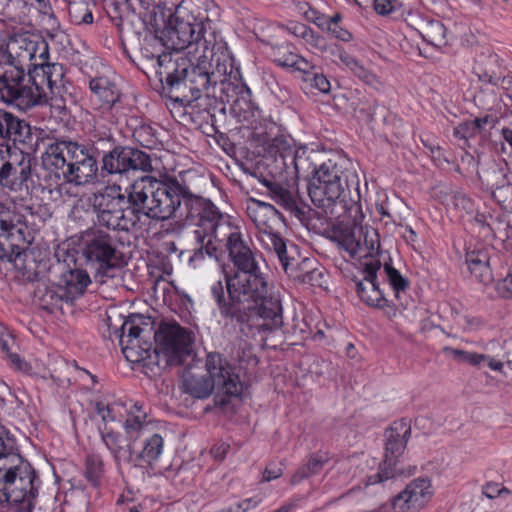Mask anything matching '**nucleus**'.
Returning a JSON list of instances; mask_svg holds the SVG:
<instances>
[{"label":"nucleus","instance_id":"nucleus-1","mask_svg":"<svg viewBox=\"0 0 512 512\" xmlns=\"http://www.w3.org/2000/svg\"><path fill=\"white\" fill-rule=\"evenodd\" d=\"M169 40L176 50L192 48L196 46L195 52L199 55L197 63L191 66L189 81L192 96L183 95L179 97L183 102H189L200 95V90L209 86L215 71L220 74L227 73L226 63L230 60L227 44L217 32L215 23L207 16H199L194 22L177 21L174 27L168 32Z\"/></svg>","mask_w":512,"mask_h":512},{"label":"nucleus","instance_id":"nucleus-2","mask_svg":"<svg viewBox=\"0 0 512 512\" xmlns=\"http://www.w3.org/2000/svg\"><path fill=\"white\" fill-rule=\"evenodd\" d=\"M227 249L236 270L219 271V277L210 285L215 303H221L224 311L245 305L253 292L261 293L265 288V275L260 271L255 252L243 240L240 233H231Z\"/></svg>","mask_w":512,"mask_h":512},{"label":"nucleus","instance_id":"nucleus-3","mask_svg":"<svg viewBox=\"0 0 512 512\" xmlns=\"http://www.w3.org/2000/svg\"><path fill=\"white\" fill-rule=\"evenodd\" d=\"M63 77L60 65L27 71L0 69V101L26 111L48 104L59 93Z\"/></svg>","mask_w":512,"mask_h":512},{"label":"nucleus","instance_id":"nucleus-4","mask_svg":"<svg viewBox=\"0 0 512 512\" xmlns=\"http://www.w3.org/2000/svg\"><path fill=\"white\" fill-rule=\"evenodd\" d=\"M269 157L273 158L271 174L273 179L263 178L261 183L266 187L267 194L287 212L294 215L299 221H304L303 211L296 205L293 193L300 166L306 161L305 149L298 147L289 136L280 135L271 140L267 150Z\"/></svg>","mask_w":512,"mask_h":512},{"label":"nucleus","instance_id":"nucleus-5","mask_svg":"<svg viewBox=\"0 0 512 512\" xmlns=\"http://www.w3.org/2000/svg\"><path fill=\"white\" fill-rule=\"evenodd\" d=\"M43 166L66 183L86 185L97 178L98 164L92 149L72 140L50 143L42 156Z\"/></svg>","mask_w":512,"mask_h":512},{"label":"nucleus","instance_id":"nucleus-6","mask_svg":"<svg viewBox=\"0 0 512 512\" xmlns=\"http://www.w3.org/2000/svg\"><path fill=\"white\" fill-rule=\"evenodd\" d=\"M129 199L140 209V219L144 216L166 221L180 206V186L172 180L164 182L150 176L141 177L130 186Z\"/></svg>","mask_w":512,"mask_h":512},{"label":"nucleus","instance_id":"nucleus-7","mask_svg":"<svg viewBox=\"0 0 512 512\" xmlns=\"http://www.w3.org/2000/svg\"><path fill=\"white\" fill-rule=\"evenodd\" d=\"M350 186L356 189L359 186L353 165L348 160H329L315 171L308 185V194L315 206L327 212Z\"/></svg>","mask_w":512,"mask_h":512},{"label":"nucleus","instance_id":"nucleus-8","mask_svg":"<svg viewBox=\"0 0 512 512\" xmlns=\"http://www.w3.org/2000/svg\"><path fill=\"white\" fill-rule=\"evenodd\" d=\"M148 425L147 413L143 410V406L136 402L129 409L127 418L123 423L125 435L106 426L99 428L101 440L118 468L122 464L136 467L134 444L145 435Z\"/></svg>","mask_w":512,"mask_h":512},{"label":"nucleus","instance_id":"nucleus-9","mask_svg":"<svg viewBox=\"0 0 512 512\" xmlns=\"http://www.w3.org/2000/svg\"><path fill=\"white\" fill-rule=\"evenodd\" d=\"M221 317L233 325H238L241 331L251 326V322L259 317L264 320L268 330H276L283 325L282 304L279 297L269 293V286L265 278L264 290L251 297H247L245 305L224 311L221 303H216Z\"/></svg>","mask_w":512,"mask_h":512},{"label":"nucleus","instance_id":"nucleus-10","mask_svg":"<svg viewBox=\"0 0 512 512\" xmlns=\"http://www.w3.org/2000/svg\"><path fill=\"white\" fill-rule=\"evenodd\" d=\"M49 48L39 35L24 31L11 35L0 47V69L29 71L47 63Z\"/></svg>","mask_w":512,"mask_h":512},{"label":"nucleus","instance_id":"nucleus-11","mask_svg":"<svg viewBox=\"0 0 512 512\" xmlns=\"http://www.w3.org/2000/svg\"><path fill=\"white\" fill-rule=\"evenodd\" d=\"M384 437V459L379 466V471L368 476V485L384 483L400 476H409L414 474L416 470L415 466L405 467L400 461V457L411 437L410 422L407 419L395 421L385 430Z\"/></svg>","mask_w":512,"mask_h":512},{"label":"nucleus","instance_id":"nucleus-12","mask_svg":"<svg viewBox=\"0 0 512 512\" xmlns=\"http://www.w3.org/2000/svg\"><path fill=\"white\" fill-rule=\"evenodd\" d=\"M121 325L109 323V329L113 330L119 338V344L127 361L140 363L151 359L152 343L149 341L153 326L150 317L141 314H130L127 318L119 316Z\"/></svg>","mask_w":512,"mask_h":512},{"label":"nucleus","instance_id":"nucleus-13","mask_svg":"<svg viewBox=\"0 0 512 512\" xmlns=\"http://www.w3.org/2000/svg\"><path fill=\"white\" fill-rule=\"evenodd\" d=\"M315 233L337 243L351 257L379 254V233L373 226H313Z\"/></svg>","mask_w":512,"mask_h":512},{"label":"nucleus","instance_id":"nucleus-14","mask_svg":"<svg viewBox=\"0 0 512 512\" xmlns=\"http://www.w3.org/2000/svg\"><path fill=\"white\" fill-rule=\"evenodd\" d=\"M13 459L18 462L19 470L15 471L13 480L8 484L0 506L9 507L15 512H33L41 481L35 469L21 456H14Z\"/></svg>","mask_w":512,"mask_h":512},{"label":"nucleus","instance_id":"nucleus-15","mask_svg":"<svg viewBox=\"0 0 512 512\" xmlns=\"http://www.w3.org/2000/svg\"><path fill=\"white\" fill-rule=\"evenodd\" d=\"M119 187H110L105 193L95 196L93 206L85 211L87 218L98 224H119L120 221L137 224L140 222V209L119 193Z\"/></svg>","mask_w":512,"mask_h":512},{"label":"nucleus","instance_id":"nucleus-16","mask_svg":"<svg viewBox=\"0 0 512 512\" xmlns=\"http://www.w3.org/2000/svg\"><path fill=\"white\" fill-rule=\"evenodd\" d=\"M155 347L153 353L160 365L163 359L165 366L182 365L191 353L192 338L190 333L178 323H162L153 333Z\"/></svg>","mask_w":512,"mask_h":512},{"label":"nucleus","instance_id":"nucleus-17","mask_svg":"<svg viewBox=\"0 0 512 512\" xmlns=\"http://www.w3.org/2000/svg\"><path fill=\"white\" fill-rule=\"evenodd\" d=\"M82 256L85 266L95 275H107L119 264V251L112 237L100 230L90 227L82 236Z\"/></svg>","mask_w":512,"mask_h":512},{"label":"nucleus","instance_id":"nucleus-18","mask_svg":"<svg viewBox=\"0 0 512 512\" xmlns=\"http://www.w3.org/2000/svg\"><path fill=\"white\" fill-rule=\"evenodd\" d=\"M305 42L307 45L317 51H330L331 55L333 56V61L336 64H342L347 70H349L353 75H355L365 84L371 86L374 89H380L382 87L380 79L372 71L366 68L358 59L350 55L341 47L329 46L326 39L321 35L316 34L313 30H311Z\"/></svg>","mask_w":512,"mask_h":512},{"label":"nucleus","instance_id":"nucleus-19","mask_svg":"<svg viewBox=\"0 0 512 512\" xmlns=\"http://www.w3.org/2000/svg\"><path fill=\"white\" fill-rule=\"evenodd\" d=\"M205 367L207 376L218 390L227 396L238 397L242 394L243 383L227 358L218 352H210L206 356Z\"/></svg>","mask_w":512,"mask_h":512},{"label":"nucleus","instance_id":"nucleus-20","mask_svg":"<svg viewBox=\"0 0 512 512\" xmlns=\"http://www.w3.org/2000/svg\"><path fill=\"white\" fill-rule=\"evenodd\" d=\"M103 169L109 174H126L129 171L143 172L152 169L149 156L138 149L123 147L115 148L103 157Z\"/></svg>","mask_w":512,"mask_h":512},{"label":"nucleus","instance_id":"nucleus-21","mask_svg":"<svg viewBox=\"0 0 512 512\" xmlns=\"http://www.w3.org/2000/svg\"><path fill=\"white\" fill-rule=\"evenodd\" d=\"M31 173L29 161L18 160L9 149L0 146V187L12 192L22 191Z\"/></svg>","mask_w":512,"mask_h":512},{"label":"nucleus","instance_id":"nucleus-22","mask_svg":"<svg viewBox=\"0 0 512 512\" xmlns=\"http://www.w3.org/2000/svg\"><path fill=\"white\" fill-rule=\"evenodd\" d=\"M380 268V260L372 259L363 264V280L357 278L353 279L356 292L360 299L368 306L376 308L388 306V301L377 280V272Z\"/></svg>","mask_w":512,"mask_h":512},{"label":"nucleus","instance_id":"nucleus-23","mask_svg":"<svg viewBox=\"0 0 512 512\" xmlns=\"http://www.w3.org/2000/svg\"><path fill=\"white\" fill-rule=\"evenodd\" d=\"M432 496L431 483L427 478H417L406 485L405 489L392 500L395 512H417L423 508Z\"/></svg>","mask_w":512,"mask_h":512},{"label":"nucleus","instance_id":"nucleus-24","mask_svg":"<svg viewBox=\"0 0 512 512\" xmlns=\"http://www.w3.org/2000/svg\"><path fill=\"white\" fill-rule=\"evenodd\" d=\"M18 226H0V260H6L13 264L14 268L22 271L26 269L25 248L20 247L17 241L23 237V230Z\"/></svg>","mask_w":512,"mask_h":512},{"label":"nucleus","instance_id":"nucleus-25","mask_svg":"<svg viewBox=\"0 0 512 512\" xmlns=\"http://www.w3.org/2000/svg\"><path fill=\"white\" fill-rule=\"evenodd\" d=\"M344 215L338 224H369L370 222H383V224L397 223L398 219L391 215L383 205H376L374 209L363 210L360 202L342 205Z\"/></svg>","mask_w":512,"mask_h":512},{"label":"nucleus","instance_id":"nucleus-26","mask_svg":"<svg viewBox=\"0 0 512 512\" xmlns=\"http://www.w3.org/2000/svg\"><path fill=\"white\" fill-rule=\"evenodd\" d=\"M407 24L417 31L424 41L435 47H441L447 43L446 28L439 20L412 13L408 16Z\"/></svg>","mask_w":512,"mask_h":512},{"label":"nucleus","instance_id":"nucleus-27","mask_svg":"<svg viewBox=\"0 0 512 512\" xmlns=\"http://www.w3.org/2000/svg\"><path fill=\"white\" fill-rule=\"evenodd\" d=\"M6 214L15 218L14 224H38L50 220L52 214L46 205H29L23 200L6 204Z\"/></svg>","mask_w":512,"mask_h":512},{"label":"nucleus","instance_id":"nucleus-28","mask_svg":"<svg viewBox=\"0 0 512 512\" xmlns=\"http://www.w3.org/2000/svg\"><path fill=\"white\" fill-rule=\"evenodd\" d=\"M259 234L260 241L264 246L276 254L286 275L289 271L288 268L297 267V262H300V260L289 253L286 242L279 233L272 231L270 226H264V228L259 229Z\"/></svg>","mask_w":512,"mask_h":512},{"label":"nucleus","instance_id":"nucleus-29","mask_svg":"<svg viewBox=\"0 0 512 512\" xmlns=\"http://www.w3.org/2000/svg\"><path fill=\"white\" fill-rule=\"evenodd\" d=\"M186 221L191 224H203L205 222L229 224L230 217L221 213L211 201L197 199L189 204Z\"/></svg>","mask_w":512,"mask_h":512},{"label":"nucleus","instance_id":"nucleus-30","mask_svg":"<svg viewBox=\"0 0 512 512\" xmlns=\"http://www.w3.org/2000/svg\"><path fill=\"white\" fill-rule=\"evenodd\" d=\"M90 282L91 280L87 270L69 269L61 275L59 297L72 302L85 292Z\"/></svg>","mask_w":512,"mask_h":512},{"label":"nucleus","instance_id":"nucleus-31","mask_svg":"<svg viewBox=\"0 0 512 512\" xmlns=\"http://www.w3.org/2000/svg\"><path fill=\"white\" fill-rule=\"evenodd\" d=\"M465 265L469 273L480 283L488 285L493 281L490 268V257L484 249H473L466 252Z\"/></svg>","mask_w":512,"mask_h":512},{"label":"nucleus","instance_id":"nucleus-32","mask_svg":"<svg viewBox=\"0 0 512 512\" xmlns=\"http://www.w3.org/2000/svg\"><path fill=\"white\" fill-rule=\"evenodd\" d=\"M90 89L103 111L110 110L120 98V91L115 82L106 76H98L90 80Z\"/></svg>","mask_w":512,"mask_h":512},{"label":"nucleus","instance_id":"nucleus-33","mask_svg":"<svg viewBox=\"0 0 512 512\" xmlns=\"http://www.w3.org/2000/svg\"><path fill=\"white\" fill-rule=\"evenodd\" d=\"M191 74V68L188 70L186 68L182 69L180 73H167L166 77V83L171 87V92L173 93L172 98L174 101L181 103L184 106H191L196 100H198L201 97V94L196 99H193L189 102H183L180 100L179 97H182L183 95H187V97L192 96L191 86H195V84H192L190 79ZM207 87H205L206 89ZM204 90L202 88L200 90V93Z\"/></svg>","mask_w":512,"mask_h":512},{"label":"nucleus","instance_id":"nucleus-34","mask_svg":"<svg viewBox=\"0 0 512 512\" xmlns=\"http://www.w3.org/2000/svg\"><path fill=\"white\" fill-rule=\"evenodd\" d=\"M29 134V125L10 112L0 109V136L4 139L24 141Z\"/></svg>","mask_w":512,"mask_h":512},{"label":"nucleus","instance_id":"nucleus-35","mask_svg":"<svg viewBox=\"0 0 512 512\" xmlns=\"http://www.w3.org/2000/svg\"><path fill=\"white\" fill-rule=\"evenodd\" d=\"M216 389L207 375L186 372L183 376V391L194 398L205 399Z\"/></svg>","mask_w":512,"mask_h":512},{"label":"nucleus","instance_id":"nucleus-36","mask_svg":"<svg viewBox=\"0 0 512 512\" xmlns=\"http://www.w3.org/2000/svg\"><path fill=\"white\" fill-rule=\"evenodd\" d=\"M164 440L158 433L147 436L143 441V448L136 453V467H141L144 463L152 465L157 461L163 452Z\"/></svg>","mask_w":512,"mask_h":512},{"label":"nucleus","instance_id":"nucleus-37","mask_svg":"<svg viewBox=\"0 0 512 512\" xmlns=\"http://www.w3.org/2000/svg\"><path fill=\"white\" fill-rule=\"evenodd\" d=\"M329 456L326 452L312 453L306 464L300 466L291 477V484L295 485L304 479L318 474L323 467L329 462Z\"/></svg>","mask_w":512,"mask_h":512},{"label":"nucleus","instance_id":"nucleus-38","mask_svg":"<svg viewBox=\"0 0 512 512\" xmlns=\"http://www.w3.org/2000/svg\"><path fill=\"white\" fill-rule=\"evenodd\" d=\"M105 473L104 461L98 454H89L85 460L84 476L95 488L101 486Z\"/></svg>","mask_w":512,"mask_h":512},{"label":"nucleus","instance_id":"nucleus-39","mask_svg":"<svg viewBox=\"0 0 512 512\" xmlns=\"http://www.w3.org/2000/svg\"><path fill=\"white\" fill-rule=\"evenodd\" d=\"M274 61L281 67L292 68L302 73L307 72L309 69L313 68L312 63H310L302 56L292 52L284 53L283 55L276 53L274 55Z\"/></svg>","mask_w":512,"mask_h":512},{"label":"nucleus","instance_id":"nucleus-40","mask_svg":"<svg viewBox=\"0 0 512 512\" xmlns=\"http://www.w3.org/2000/svg\"><path fill=\"white\" fill-rule=\"evenodd\" d=\"M383 269L386 274V278L389 285L394 291L395 297L400 299L401 293L405 292L409 287V281L401 275V273L395 269L391 262L385 261Z\"/></svg>","mask_w":512,"mask_h":512},{"label":"nucleus","instance_id":"nucleus-41","mask_svg":"<svg viewBox=\"0 0 512 512\" xmlns=\"http://www.w3.org/2000/svg\"><path fill=\"white\" fill-rule=\"evenodd\" d=\"M303 80L311 87L319 90L322 93H328L331 85L327 77L319 71V68L313 64V68L307 72H303Z\"/></svg>","mask_w":512,"mask_h":512},{"label":"nucleus","instance_id":"nucleus-42","mask_svg":"<svg viewBox=\"0 0 512 512\" xmlns=\"http://www.w3.org/2000/svg\"><path fill=\"white\" fill-rule=\"evenodd\" d=\"M217 226H208L204 229H198L194 231L195 239L200 245V251H205L209 256H213L216 253V246L213 243L215 238V228Z\"/></svg>","mask_w":512,"mask_h":512},{"label":"nucleus","instance_id":"nucleus-43","mask_svg":"<svg viewBox=\"0 0 512 512\" xmlns=\"http://www.w3.org/2000/svg\"><path fill=\"white\" fill-rule=\"evenodd\" d=\"M313 266L318 267V261L314 257L303 258L300 262H297L296 268H288L287 276L302 284Z\"/></svg>","mask_w":512,"mask_h":512},{"label":"nucleus","instance_id":"nucleus-44","mask_svg":"<svg viewBox=\"0 0 512 512\" xmlns=\"http://www.w3.org/2000/svg\"><path fill=\"white\" fill-rule=\"evenodd\" d=\"M0 346L3 352L6 353L7 359L10 362L11 367H13L15 370L20 371L22 373L31 375L32 374V367L31 365L23 360L17 353H13L10 351L9 345L7 341L2 340L0 342Z\"/></svg>","mask_w":512,"mask_h":512},{"label":"nucleus","instance_id":"nucleus-45","mask_svg":"<svg viewBox=\"0 0 512 512\" xmlns=\"http://www.w3.org/2000/svg\"><path fill=\"white\" fill-rule=\"evenodd\" d=\"M12 456H21L18 453L16 440L3 428L0 429V458H12Z\"/></svg>","mask_w":512,"mask_h":512},{"label":"nucleus","instance_id":"nucleus-46","mask_svg":"<svg viewBox=\"0 0 512 512\" xmlns=\"http://www.w3.org/2000/svg\"><path fill=\"white\" fill-rule=\"evenodd\" d=\"M374 10L377 14L385 16L401 8V0H373Z\"/></svg>","mask_w":512,"mask_h":512},{"label":"nucleus","instance_id":"nucleus-47","mask_svg":"<svg viewBox=\"0 0 512 512\" xmlns=\"http://www.w3.org/2000/svg\"><path fill=\"white\" fill-rule=\"evenodd\" d=\"M298 12L308 21L313 22L319 28L323 26L324 15L319 13L314 8L310 7L307 3H301L297 6Z\"/></svg>","mask_w":512,"mask_h":512},{"label":"nucleus","instance_id":"nucleus-48","mask_svg":"<svg viewBox=\"0 0 512 512\" xmlns=\"http://www.w3.org/2000/svg\"><path fill=\"white\" fill-rule=\"evenodd\" d=\"M324 283L325 268L318 262V267H312L302 284H310L312 286L322 287Z\"/></svg>","mask_w":512,"mask_h":512},{"label":"nucleus","instance_id":"nucleus-49","mask_svg":"<svg viewBox=\"0 0 512 512\" xmlns=\"http://www.w3.org/2000/svg\"><path fill=\"white\" fill-rule=\"evenodd\" d=\"M97 414L101 417L104 422V427H107V423L114 422L117 420L115 415V404L105 405L102 402H97L95 406Z\"/></svg>","mask_w":512,"mask_h":512},{"label":"nucleus","instance_id":"nucleus-50","mask_svg":"<svg viewBox=\"0 0 512 512\" xmlns=\"http://www.w3.org/2000/svg\"><path fill=\"white\" fill-rule=\"evenodd\" d=\"M496 289L502 297L512 296V267L509 269L506 277L497 282Z\"/></svg>","mask_w":512,"mask_h":512},{"label":"nucleus","instance_id":"nucleus-51","mask_svg":"<svg viewBox=\"0 0 512 512\" xmlns=\"http://www.w3.org/2000/svg\"><path fill=\"white\" fill-rule=\"evenodd\" d=\"M324 30L328 31L333 37L340 41L349 42L352 40V34L348 30L340 27L339 24L325 27Z\"/></svg>","mask_w":512,"mask_h":512},{"label":"nucleus","instance_id":"nucleus-52","mask_svg":"<svg viewBox=\"0 0 512 512\" xmlns=\"http://www.w3.org/2000/svg\"><path fill=\"white\" fill-rule=\"evenodd\" d=\"M508 494L509 490L505 487H500L497 483H487L483 487V494L490 499H493L502 494Z\"/></svg>","mask_w":512,"mask_h":512},{"label":"nucleus","instance_id":"nucleus-53","mask_svg":"<svg viewBox=\"0 0 512 512\" xmlns=\"http://www.w3.org/2000/svg\"><path fill=\"white\" fill-rule=\"evenodd\" d=\"M283 474V469L281 466L278 465H268L263 473V480L264 481H271L274 479L279 478Z\"/></svg>","mask_w":512,"mask_h":512},{"label":"nucleus","instance_id":"nucleus-54","mask_svg":"<svg viewBox=\"0 0 512 512\" xmlns=\"http://www.w3.org/2000/svg\"><path fill=\"white\" fill-rule=\"evenodd\" d=\"M443 351L447 354H451L454 357V359L461 363H467L471 354V352L469 351L455 349L452 347H444Z\"/></svg>","mask_w":512,"mask_h":512},{"label":"nucleus","instance_id":"nucleus-55","mask_svg":"<svg viewBox=\"0 0 512 512\" xmlns=\"http://www.w3.org/2000/svg\"><path fill=\"white\" fill-rule=\"evenodd\" d=\"M288 30L295 36L300 37V38L304 39V41H305L312 29L304 24L297 23V24H293L292 26L288 27Z\"/></svg>","mask_w":512,"mask_h":512},{"label":"nucleus","instance_id":"nucleus-56","mask_svg":"<svg viewBox=\"0 0 512 512\" xmlns=\"http://www.w3.org/2000/svg\"><path fill=\"white\" fill-rule=\"evenodd\" d=\"M254 505H255V503L252 501V499H245L242 502L236 503L223 511L224 512H246Z\"/></svg>","mask_w":512,"mask_h":512},{"label":"nucleus","instance_id":"nucleus-57","mask_svg":"<svg viewBox=\"0 0 512 512\" xmlns=\"http://www.w3.org/2000/svg\"><path fill=\"white\" fill-rule=\"evenodd\" d=\"M229 448L228 444L221 443L212 447L211 454L213 458L222 461L226 457Z\"/></svg>","mask_w":512,"mask_h":512},{"label":"nucleus","instance_id":"nucleus-58","mask_svg":"<svg viewBox=\"0 0 512 512\" xmlns=\"http://www.w3.org/2000/svg\"><path fill=\"white\" fill-rule=\"evenodd\" d=\"M486 360H488V355L471 352L467 363H469L473 366L480 367V366L484 365Z\"/></svg>","mask_w":512,"mask_h":512},{"label":"nucleus","instance_id":"nucleus-59","mask_svg":"<svg viewBox=\"0 0 512 512\" xmlns=\"http://www.w3.org/2000/svg\"><path fill=\"white\" fill-rule=\"evenodd\" d=\"M342 16L341 14L339 13H336L335 15L331 16V17H326L324 15L323 17V26L321 27V29H325V27H329V26H332V25H337L339 24V21L341 20Z\"/></svg>","mask_w":512,"mask_h":512},{"label":"nucleus","instance_id":"nucleus-60","mask_svg":"<svg viewBox=\"0 0 512 512\" xmlns=\"http://www.w3.org/2000/svg\"><path fill=\"white\" fill-rule=\"evenodd\" d=\"M403 238L404 240L408 243V244H411V245H414V243L416 242L417 240V234L416 232L412 229L411 226H406V230L405 232L403 233Z\"/></svg>","mask_w":512,"mask_h":512},{"label":"nucleus","instance_id":"nucleus-61","mask_svg":"<svg viewBox=\"0 0 512 512\" xmlns=\"http://www.w3.org/2000/svg\"><path fill=\"white\" fill-rule=\"evenodd\" d=\"M479 234L483 236L484 241L490 243L489 238H495L494 231L492 229V226H479Z\"/></svg>","mask_w":512,"mask_h":512},{"label":"nucleus","instance_id":"nucleus-62","mask_svg":"<svg viewBox=\"0 0 512 512\" xmlns=\"http://www.w3.org/2000/svg\"><path fill=\"white\" fill-rule=\"evenodd\" d=\"M15 218H9L6 214V204L0 203V224H14Z\"/></svg>","mask_w":512,"mask_h":512},{"label":"nucleus","instance_id":"nucleus-63","mask_svg":"<svg viewBox=\"0 0 512 512\" xmlns=\"http://www.w3.org/2000/svg\"><path fill=\"white\" fill-rule=\"evenodd\" d=\"M484 365H487L488 367H490L494 371H501L502 368H503V363L502 362H500L498 360H495V359H493V358H491L489 356H488V360H486Z\"/></svg>","mask_w":512,"mask_h":512},{"label":"nucleus","instance_id":"nucleus-64","mask_svg":"<svg viewBox=\"0 0 512 512\" xmlns=\"http://www.w3.org/2000/svg\"><path fill=\"white\" fill-rule=\"evenodd\" d=\"M501 133H502L504 140L507 143H509L510 146L512 147V130L509 128H503Z\"/></svg>","mask_w":512,"mask_h":512}]
</instances>
